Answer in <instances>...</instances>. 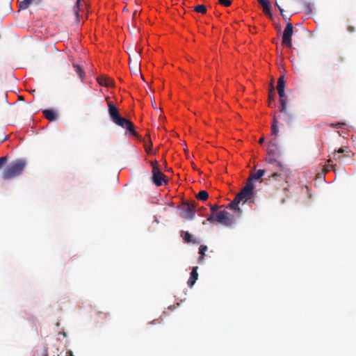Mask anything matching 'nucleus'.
Returning a JSON list of instances; mask_svg holds the SVG:
<instances>
[{
  "label": "nucleus",
  "mask_w": 356,
  "mask_h": 356,
  "mask_svg": "<svg viewBox=\"0 0 356 356\" xmlns=\"http://www.w3.org/2000/svg\"><path fill=\"white\" fill-rule=\"evenodd\" d=\"M31 3V0H24L20 2L19 8L20 9L25 10L28 8Z\"/></svg>",
  "instance_id": "393cba45"
},
{
  "label": "nucleus",
  "mask_w": 356,
  "mask_h": 356,
  "mask_svg": "<svg viewBox=\"0 0 356 356\" xmlns=\"http://www.w3.org/2000/svg\"><path fill=\"white\" fill-rule=\"evenodd\" d=\"M279 133V127H278V121L276 118L274 116L272 120V125H271V135L275 136V139L277 138V134Z\"/></svg>",
  "instance_id": "a211bd4d"
},
{
  "label": "nucleus",
  "mask_w": 356,
  "mask_h": 356,
  "mask_svg": "<svg viewBox=\"0 0 356 356\" xmlns=\"http://www.w3.org/2000/svg\"><path fill=\"white\" fill-rule=\"evenodd\" d=\"M183 238H184V240L186 243H191V242L195 243V241H193V240H192V236L189 234V232H184Z\"/></svg>",
  "instance_id": "bb28decb"
},
{
  "label": "nucleus",
  "mask_w": 356,
  "mask_h": 356,
  "mask_svg": "<svg viewBox=\"0 0 356 356\" xmlns=\"http://www.w3.org/2000/svg\"><path fill=\"white\" fill-rule=\"evenodd\" d=\"M344 124L343 123H337V124H331L330 126L334 128H341Z\"/></svg>",
  "instance_id": "7c9ffc66"
},
{
  "label": "nucleus",
  "mask_w": 356,
  "mask_h": 356,
  "mask_svg": "<svg viewBox=\"0 0 356 356\" xmlns=\"http://www.w3.org/2000/svg\"><path fill=\"white\" fill-rule=\"evenodd\" d=\"M98 83L102 86L111 87L113 85V81L108 76H100L97 79Z\"/></svg>",
  "instance_id": "ddd939ff"
},
{
  "label": "nucleus",
  "mask_w": 356,
  "mask_h": 356,
  "mask_svg": "<svg viewBox=\"0 0 356 356\" xmlns=\"http://www.w3.org/2000/svg\"><path fill=\"white\" fill-rule=\"evenodd\" d=\"M147 140H144V147L145 149V152L149 154H154L155 152H152V143L150 139V136L149 134L146 135Z\"/></svg>",
  "instance_id": "dca6fc26"
},
{
  "label": "nucleus",
  "mask_w": 356,
  "mask_h": 356,
  "mask_svg": "<svg viewBox=\"0 0 356 356\" xmlns=\"http://www.w3.org/2000/svg\"><path fill=\"white\" fill-rule=\"evenodd\" d=\"M218 2L220 4L225 7H228L231 5L232 1L231 0H218Z\"/></svg>",
  "instance_id": "c85d7f7f"
},
{
  "label": "nucleus",
  "mask_w": 356,
  "mask_h": 356,
  "mask_svg": "<svg viewBox=\"0 0 356 356\" xmlns=\"http://www.w3.org/2000/svg\"><path fill=\"white\" fill-rule=\"evenodd\" d=\"M43 356H49L47 350L45 351L44 354L43 355Z\"/></svg>",
  "instance_id": "4c0bfd02"
},
{
  "label": "nucleus",
  "mask_w": 356,
  "mask_h": 356,
  "mask_svg": "<svg viewBox=\"0 0 356 356\" xmlns=\"http://www.w3.org/2000/svg\"><path fill=\"white\" fill-rule=\"evenodd\" d=\"M285 87V81L284 75H282L279 77L277 81V90H283Z\"/></svg>",
  "instance_id": "4be33fe9"
},
{
  "label": "nucleus",
  "mask_w": 356,
  "mask_h": 356,
  "mask_svg": "<svg viewBox=\"0 0 356 356\" xmlns=\"http://www.w3.org/2000/svg\"><path fill=\"white\" fill-rule=\"evenodd\" d=\"M196 197L200 200L205 201L209 197V193L206 191H200Z\"/></svg>",
  "instance_id": "b1692460"
},
{
  "label": "nucleus",
  "mask_w": 356,
  "mask_h": 356,
  "mask_svg": "<svg viewBox=\"0 0 356 356\" xmlns=\"http://www.w3.org/2000/svg\"><path fill=\"white\" fill-rule=\"evenodd\" d=\"M275 6L277 7V8L279 9L280 12V14H282V12H284V10L278 5L277 3H275Z\"/></svg>",
  "instance_id": "72a5a7b5"
},
{
  "label": "nucleus",
  "mask_w": 356,
  "mask_h": 356,
  "mask_svg": "<svg viewBox=\"0 0 356 356\" xmlns=\"http://www.w3.org/2000/svg\"><path fill=\"white\" fill-rule=\"evenodd\" d=\"M108 114L112 121L117 125L127 129L134 136L138 137V133L134 130V124L129 120L120 115L119 111L112 102H108Z\"/></svg>",
  "instance_id": "f257e3e1"
},
{
  "label": "nucleus",
  "mask_w": 356,
  "mask_h": 356,
  "mask_svg": "<svg viewBox=\"0 0 356 356\" xmlns=\"http://www.w3.org/2000/svg\"><path fill=\"white\" fill-rule=\"evenodd\" d=\"M283 18L286 20L290 19V17L287 16L286 15L284 14V12H282V14H281Z\"/></svg>",
  "instance_id": "f704fd0d"
},
{
  "label": "nucleus",
  "mask_w": 356,
  "mask_h": 356,
  "mask_svg": "<svg viewBox=\"0 0 356 356\" xmlns=\"http://www.w3.org/2000/svg\"><path fill=\"white\" fill-rule=\"evenodd\" d=\"M239 202H236V199L234 198L232 202H231L228 205L227 208L234 210L238 216H240L242 213L241 209L238 207Z\"/></svg>",
  "instance_id": "aec40b11"
},
{
  "label": "nucleus",
  "mask_w": 356,
  "mask_h": 356,
  "mask_svg": "<svg viewBox=\"0 0 356 356\" xmlns=\"http://www.w3.org/2000/svg\"><path fill=\"white\" fill-rule=\"evenodd\" d=\"M344 152L345 150L343 147H340L338 150H334L332 153V158L339 163H342L343 161V158L345 157Z\"/></svg>",
  "instance_id": "2eb2a0df"
},
{
  "label": "nucleus",
  "mask_w": 356,
  "mask_h": 356,
  "mask_svg": "<svg viewBox=\"0 0 356 356\" xmlns=\"http://www.w3.org/2000/svg\"><path fill=\"white\" fill-rule=\"evenodd\" d=\"M335 165H331L334 170H334V167H335Z\"/></svg>",
  "instance_id": "58836bf2"
},
{
  "label": "nucleus",
  "mask_w": 356,
  "mask_h": 356,
  "mask_svg": "<svg viewBox=\"0 0 356 356\" xmlns=\"http://www.w3.org/2000/svg\"><path fill=\"white\" fill-rule=\"evenodd\" d=\"M150 164L152 167V170H154V168H159V163L156 160L154 161H151L150 162Z\"/></svg>",
  "instance_id": "c756f323"
},
{
  "label": "nucleus",
  "mask_w": 356,
  "mask_h": 356,
  "mask_svg": "<svg viewBox=\"0 0 356 356\" xmlns=\"http://www.w3.org/2000/svg\"><path fill=\"white\" fill-rule=\"evenodd\" d=\"M280 96V102L281 104L280 111L284 114V119L285 121L289 122L292 120V116L289 115L286 108V97L284 93V90H277Z\"/></svg>",
  "instance_id": "423d86ee"
},
{
  "label": "nucleus",
  "mask_w": 356,
  "mask_h": 356,
  "mask_svg": "<svg viewBox=\"0 0 356 356\" xmlns=\"http://www.w3.org/2000/svg\"><path fill=\"white\" fill-rule=\"evenodd\" d=\"M253 190V187L250 186V184H246L242 190L236 195V202H238L239 203L241 201H243V202H247L252 197Z\"/></svg>",
  "instance_id": "39448f33"
},
{
  "label": "nucleus",
  "mask_w": 356,
  "mask_h": 356,
  "mask_svg": "<svg viewBox=\"0 0 356 356\" xmlns=\"http://www.w3.org/2000/svg\"><path fill=\"white\" fill-rule=\"evenodd\" d=\"M27 162L24 159H17L8 165L2 172V178L10 180L15 178L23 172Z\"/></svg>",
  "instance_id": "f03ea898"
},
{
  "label": "nucleus",
  "mask_w": 356,
  "mask_h": 356,
  "mask_svg": "<svg viewBox=\"0 0 356 356\" xmlns=\"http://www.w3.org/2000/svg\"><path fill=\"white\" fill-rule=\"evenodd\" d=\"M80 2L81 0H76V4L74 6V12L77 17H79Z\"/></svg>",
  "instance_id": "cd10ccee"
},
{
  "label": "nucleus",
  "mask_w": 356,
  "mask_h": 356,
  "mask_svg": "<svg viewBox=\"0 0 356 356\" xmlns=\"http://www.w3.org/2000/svg\"><path fill=\"white\" fill-rule=\"evenodd\" d=\"M44 117L49 121H54L57 118L56 113L51 109H46L42 111Z\"/></svg>",
  "instance_id": "6ab92c4d"
},
{
  "label": "nucleus",
  "mask_w": 356,
  "mask_h": 356,
  "mask_svg": "<svg viewBox=\"0 0 356 356\" xmlns=\"http://www.w3.org/2000/svg\"><path fill=\"white\" fill-rule=\"evenodd\" d=\"M207 246L201 245L199 248V254L200 256L198 258V262H202L204 260V256L205 254V252L207 250Z\"/></svg>",
  "instance_id": "412c9836"
},
{
  "label": "nucleus",
  "mask_w": 356,
  "mask_h": 356,
  "mask_svg": "<svg viewBox=\"0 0 356 356\" xmlns=\"http://www.w3.org/2000/svg\"><path fill=\"white\" fill-rule=\"evenodd\" d=\"M198 277V273H197V267H193L192 269V271L191 273V276L188 280V286L191 288L193 286L194 284L195 283L196 280Z\"/></svg>",
  "instance_id": "f8f14e48"
},
{
  "label": "nucleus",
  "mask_w": 356,
  "mask_h": 356,
  "mask_svg": "<svg viewBox=\"0 0 356 356\" xmlns=\"http://www.w3.org/2000/svg\"><path fill=\"white\" fill-rule=\"evenodd\" d=\"M347 30L350 32V33H353L355 31V29L353 26L352 25H348V27H347Z\"/></svg>",
  "instance_id": "473e14b6"
},
{
  "label": "nucleus",
  "mask_w": 356,
  "mask_h": 356,
  "mask_svg": "<svg viewBox=\"0 0 356 356\" xmlns=\"http://www.w3.org/2000/svg\"><path fill=\"white\" fill-rule=\"evenodd\" d=\"M331 161H331V159H329V160L327 161V162H328V163H330V162H331Z\"/></svg>",
  "instance_id": "ea45409f"
},
{
  "label": "nucleus",
  "mask_w": 356,
  "mask_h": 356,
  "mask_svg": "<svg viewBox=\"0 0 356 356\" xmlns=\"http://www.w3.org/2000/svg\"><path fill=\"white\" fill-rule=\"evenodd\" d=\"M194 10L197 13L204 14L207 13V8L204 5H198L195 7Z\"/></svg>",
  "instance_id": "a878e982"
},
{
  "label": "nucleus",
  "mask_w": 356,
  "mask_h": 356,
  "mask_svg": "<svg viewBox=\"0 0 356 356\" xmlns=\"http://www.w3.org/2000/svg\"><path fill=\"white\" fill-rule=\"evenodd\" d=\"M207 220L211 222L216 221L225 226H230L233 222L229 218V213L225 210L220 211L216 216H214L213 214L210 215Z\"/></svg>",
  "instance_id": "20e7f679"
},
{
  "label": "nucleus",
  "mask_w": 356,
  "mask_h": 356,
  "mask_svg": "<svg viewBox=\"0 0 356 356\" xmlns=\"http://www.w3.org/2000/svg\"><path fill=\"white\" fill-rule=\"evenodd\" d=\"M67 356H74L71 350L67 352Z\"/></svg>",
  "instance_id": "e433bc0d"
},
{
  "label": "nucleus",
  "mask_w": 356,
  "mask_h": 356,
  "mask_svg": "<svg viewBox=\"0 0 356 356\" xmlns=\"http://www.w3.org/2000/svg\"><path fill=\"white\" fill-rule=\"evenodd\" d=\"M218 207L216 204L210 206L211 211L213 213L218 209Z\"/></svg>",
  "instance_id": "2f4dec72"
},
{
  "label": "nucleus",
  "mask_w": 356,
  "mask_h": 356,
  "mask_svg": "<svg viewBox=\"0 0 356 356\" xmlns=\"http://www.w3.org/2000/svg\"><path fill=\"white\" fill-rule=\"evenodd\" d=\"M258 2L262 6L263 10L264 13L270 17H273V15L270 11V3L268 0H257Z\"/></svg>",
  "instance_id": "4468645a"
},
{
  "label": "nucleus",
  "mask_w": 356,
  "mask_h": 356,
  "mask_svg": "<svg viewBox=\"0 0 356 356\" xmlns=\"http://www.w3.org/2000/svg\"><path fill=\"white\" fill-rule=\"evenodd\" d=\"M183 206L185 208V211L183 212L181 216L188 220L193 219L195 214V209L197 206L196 202L195 201L184 202Z\"/></svg>",
  "instance_id": "6e6552de"
},
{
  "label": "nucleus",
  "mask_w": 356,
  "mask_h": 356,
  "mask_svg": "<svg viewBox=\"0 0 356 356\" xmlns=\"http://www.w3.org/2000/svg\"><path fill=\"white\" fill-rule=\"evenodd\" d=\"M266 173V170L263 169L258 170L255 173L251 174L247 180L246 184H250V186L254 188L253 181H257L261 178Z\"/></svg>",
  "instance_id": "9b49d317"
},
{
  "label": "nucleus",
  "mask_w": 356,
  "mask_h": 356,
  "mask_svg": "<svg viewBox=\"0 0 356 356\" xmlns=\"http://www.w3.org/2000/svg\"><path fill=\"white\" fill-rule=\"evenodd\" d=\"M152 181L156 186H160L163 183L167 184L168 180L159 168H154V170H152Z\"/></svg>",
  "instance_id": "1a4fd4ad"
},
{
  "label": "nucleus",
  "mask_w": 356,
  "mask_h": 356,
  "mask_svg": "<svg viewBox=\"0 0 356 356\" xmlns=\"http://www.w3.org/2000/svg\"><path fill=\"white\" fill-rule=\"evenodd\" d=\"M275 165L277 168V170L268 176V179H273L277 181L284 180L286 181L291 176L290 170L284 165L280 161L277 162Z\"/></svg>",
  "instance_id": "7ed1b4c3"
},
{
  "label": "nucleus",
  "mask_w": 356,
  "mask_h": 356,
  "mask_svg": "<svg viewBox=\"0 0 356 356\" xmlns=\"http://www.w3.org/2000/svg\"><path fill=\"white\" fill-rule=\"evenodd\" d=\"M270 146L273 148H270L268 149V154L270 156V157L268 159V163L271 164H275L277 162H279L277 160V156L278 155L277 152V145L275 144V143H270Z\"/></svg>",
  "instance_id": "9d476101"
},
{
  "label": "nucleus",
  "mask_w": 356,
  "mask_h": 356,
  "mask_svg": "<svg viewBox=\"0 0 356 356\" xmlns=\"http://www.w3.org/2000/svg\"><path fill=\"white\" fill-rule=\"evenodd\" d=\"M264 142V137H261V138L259 140V143L260 144H262Z\"/></svg>",
  "instance_id": "c9c22d12"
},
{
  "label": "nucleus",
  "mask_w": 356,
  "mask_h": 356,
  "mask_svg": "<svg viewBox=\"0 0 356 356\" xmlns=\"http://www.w3.org/2000/svg\"><path fill=\"white\" fill-rule=\"evenodd\" d=\"M275 97H276V94L275 92V88L273 85V83H271L270 88L269 92H268V106L273 107L275 106L273 104V102L275 99Z\"/></svg>",
  "instance_id": "f3484780"
},
{
  "label": "nucleus",
  "mask_w": 356,
  "mask_h": 356,
  "mask_svg": "<svg viewBox=\"0 0 356 356\" xmlns=\"http://www.w3.org/2000/svg\"><path fill=\"white\" fill-rule=\"evenodd\" d=\"M73 67L76 74L79 76L81 79H83L84 78L85 73L81 67L77 64H74Z\"/></svg>",
  "instance_id": "5701e85b"
},
{
  "label": "nucleus",
  "mask_w": 356,
  "mask_h": 356,
  "mask_svg": "<svg viewBox=\"0 0 356 356\" xmlns=\"http://www.w3.org/2000/svg\"><path fill=\"white\" fill-rule=\"evenodd\" d=\"M293 33V26L291 23L288 22L284 29L282 35V43L284 46L291 48L292 47V35Z\"/></svg>",
  "instance_id": "0eeeda50"
}]
</instances>
